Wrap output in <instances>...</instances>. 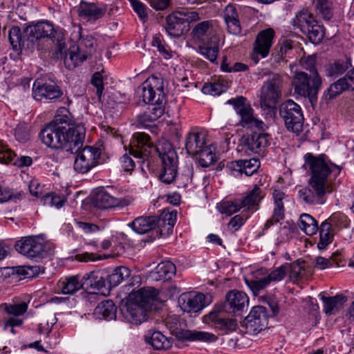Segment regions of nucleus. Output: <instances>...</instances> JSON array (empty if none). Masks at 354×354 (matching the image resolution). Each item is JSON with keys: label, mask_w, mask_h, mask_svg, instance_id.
Segmentation results:
<instances>
[{"label": "nucleus", "mask_w": 354, "mask_h": 354, "mask_svg": "<svg viewBox=\"0 0 354 354\" xmlns=\"http://www.w3.org/2000/svg\"><path fill=\"white\" fill-rule=\"evenodd\" d=\"M306 165L308 167L311 176L309 187L299 192V197L306 203L323 205L326 202V194L331 192L328 176L332 172L331 166L324 159V156H315L310 153L304 156Z\"/></svg>", "instance_id": "obj_1"}, {"label": "nucleus", "mask_w": 354, "mask_h": 354, "mask_svg": "<svg viewBox=\"0 0 354 354\" xmlns=\"http://www.w3.org/2000/svg\"><path fill=\"white\" fill-rule=\"evenodd\" d=\"M225 303L216 304L213 309L203 317V322L212 324L216 329L224 331H234L238 326L237 321L225 316L226 309L232 313L241 311L248 307L249 298L248 295L239 290H233L225 296Z\"/></svg>", "instance_id": "obj_2"}, {"label": "nucleus", "mask_w": 354, "mask_h": 354, "mask_svg": "<svg viewBox=\"0 0 354 354\" xmlns=\"http://www.w3.org/2000/svg\"><path fill=\"white\" fill-rule=\"evenodd\" d=\"M158 295L153 287H144L131 292L125 304L121 307L123 319L129 324L140 325L148 319V313Z\"/></svg>", "instance_id": "obj_3"}, {"label": "nucleus", "mask_w": 354, "mask_h": 354, "mask_svg": "<svg viewBox=\"0 0 354 354\" xmlns=\"http://www.w3.org/2000/svg\"><path fill=\"white\" fill-rule=\"evenodd\" d=\"M265 195L264 190L255 185L239 197L223 200L217 205V208L221 214L227 216H231L242 209L243 212H253L259 209Z\"/></svg>", "instance_id": "obj_4"}, {"label": "nucleus", "mask_w": 354, "mask_h": 354, "mask_svg": "<svg viewBox=\"0 0 354 354\" xmlns=\"http://www.w3.org/2000/svg\"><path fill=\"white\" fill-rule=\"evenodd\" d=\"M212 22L204 21L196 24L191 32L192 39L198 46L199 53L205 58L214 63L220 50V39L216 35H210Z\"/></svg>", "instance_id": "obj_5"}, {"label": "nucleus", "mask_w": 354, "mask_h": 354, "mask_svg": "<svg viewBox=\"0 0 354 354\" xmlns=\"http://www.w3.org/2000/svg\"><path fill=\"white\" fill-rule=\"evenodd\" d=\"M15 248L27 258L37 260L53 254L55 246L53 243L44 242L39 236H28L16 241Z\"/></svg>", "instance_id": "obj_6"}, {"label": "nucleus", "mask_w": 354, "mask_h": 354, "mask_svg": "<svg viewBox=\"0 0 354 354\" xmlns=\"http://www.w3.org/2000/svg\"><path fill=\"white\" fill-rule=\"evenodd\" d=\"M291 84L295 94L308 97L313 103L317 100V93L322 85V79L317 71L310 75L303 71H295Z\"/></svg>", "instance_id": "obj_7"}, {"label": "nucleus", "mask_w": 354, "mask_h": 354, "mask_svg": "<svg viewBox=\"0 0 354 354\" xmlns=\"http://www.w3.org/2000/svg\"><path fill=\"white\" fill-rule=\"evenodd\" d=\"M227 104H231L240 120L238 125L246 129H264L266 124L254 115V110L247 99L243 96L232 98Z\"/></svg>", "instance_id": "obj_8"}, {"label": "nucleus", "mask_w": 354, "mask_h": 354, "mask_svg": "<svg viewBox=\"0 0 354 354\" xmlns=\"http://www.w3.org/2000/svg\"><path fill=\"white\" fill-rule=\"evenodd\" d=\"M279 114L289 131L298 134L303 130L304 118L301 108L292 100H286L281 104Z\"/></svg>", "instance_id": "obj_9"}, {"label": "nucleus", "mask_w": 354, "mask_h": 354, "mask_svg": "<svg viewBox=\"0 0 354 354\" xmlns=\"http://www.w3.org/2000/svg\"><path fill=\"white\" fill-rule=\"evenodd\" d=\"M286 267L284 264L275 268L269 272L266 268H261L254 272V279L247 281V284L254 294L266 288L272 282L282 281L286 277Z\"/></svg>", "instance_id": "obj_10"}, {"label": "nucleus", "mask_w": 354, "mask_h": 354, "mask_svg": "<svg viewBox=\"0 0 354 354\" xmlns=\"http://www.w3.org/2000/svg\"><path fill=\"white\" fill-rule=\"evenodd\" d=\"M283 85V77L279 74L270 76L261 88L260 102L261 106L271 108L277 103L281 97Z\"/></svg>", "instance_id": "obj_11"}, {"label": "nucleus", "mask_w": 354, "mask_h": 354, "mask_svg": "<svg viewBox=\"0 0 354 354\" xmlns=\"http://www.w3.org/2000/svg\"><path fill=\"white\" fill-rule=\"evenodd\" d=\"M268 324V315L266 307L254 306L245 318L241 326L245 328V333L257 335L266 328Z\"/></svg>", "instance_id": "obj_12"}, {"label": "nucleus", "mask_w": 354, "mask_h": 354, "mask_svg": "<svg viewBox=\"0 0 354 354\" xmlns=\"http://www.w3.org/2000/svg\"><path fill=\"white\" fill-rule=\"evenodd\" d=\"M274 34V30L271 28L263 30L257 34L251 55V59L254 64H258L261 59L266 58L269 55Z\"/></svg>", "instance_id": "obj_13"}, {"label": "nucleus", "mask_w": 354, "mask_h": 354, "mask_svg": "<svg viewBox=\"0 0 354 354\" xmlns=\"http://www.w3.org/2000/svg\"><path fill=\"white\" fill-rule=\"evenodd\" d=\"M77 153L73 167L80 174H86L95 167L100 157L99 149L93 147H85Z\"/></svg>", "instance_id": "obj_14"}, {"label": "nucleus", "mask_w": 354, "mask_h": 354, "mask_svg": "<svg viewBox=\"0 0 354 354\" xmlns=\"http://www.w3.org/2000/svg\"><path fill=\"white\" fill-rule=\"evenodd\" d=\"M129 153L136 158H147L154 149L149 135L142 133H135L131 138L129 145Z\"/></svg>", "instance_id": "obj_15"}, {"label": "nucleus", "mask_w": 354, "mask_h": 354, "mask_svg": "<svg viewBox=\"0 0 354 354\" xmlns=\"http://www.w3.org/2000/svg\"><path fill=\"white\" fill-rule=\"evenodd\" d=\"M64 149L71 153H77L82 147L85 138V128L82 124L72 125L64 130Z\"/></svg>", "instance_id": "obj_16"}, {"label": "nucleus", "mask_w": 354, "mask_h": 354, "mask_svg": "<svg viewBox=\"0 0 354 354\" xmlns=\"http://www.w3.org/2000/svg\"><path fill=\"white\" fill-rule=\"evenodd\" d=\"M163 86L161 79L156 76H151L147 78L136 91L137 95L142 98V101L146 104L153 103L157 102L159 98L156 100V91L160 93H162Z\"/></svg>", "instance_id": "obj_17"}, {"label": "nucleus", "mask_w": 354, "mask_h": 354, "mask_svg": "<svg viewBox=\"0 0 354 354\" xmlns=\"http://www.w3.org/2000/svg\"><path fill=\"white\" fill-rule=\"evenodd\" d=\"M207 132L200 127L192 128L187 133L185 142V149L190 155H197L207 144Z\"/></svg>", "instance_id": "obj_18"}, {"label": "nucleus", "mask_w": 354, "mask_h": 354, "mask_svg": "<svg viewBox=\"0 0 354 354\" xmlns=\"http://www.w3.org/2000/svg\"><path fill=\"white\" fill-rule=\"evenodd\" d=\"M64 129L54 124H48L44 128L39 138L47 147L53 149L64 148Z\"/></svg>", "instance_id": "obj_19"}, {"label": "nucleus", "mask_w": 354, "mask_h": 354, "mask_svg": "<svg viewBox=\"0 0 354 354\" xmlns=\"http://www.w3.org/2000/svg\"><path fill=\"white\" fill-rule=\"evenodd\" d=\"M106 10V6L104 4L81 1L77 12L81 19L86 21L95 22L104 16Z\"/></svg>", "instance_id": "obj_20"}, {"label": "nucleus", "mask_w": 354, "mask_h": 354, "mask_svg": "<svg viewBox=\"0 0 354 354\" xmlns=\"http://www.w3.org/2000/svg\"><path fill=\"white\" fill-rule=\"evenodd\" d=\"M93 202L95 206L100 209L123 207L129 204V199L125 198H115L103 189L95 192L93 198Z\"/></svg>", "instance_id": "obj_21"}, {"label": "nucleus", "mask_w": 354, "mask_h": 354, "mask_svg": "<svg viewBox=\"0 0 354 354\" xmlns=\"http://www.w3.org/2000/svg\"><path fill=\"white\" fill-rule=\"evenodd\" d=\"M227 32L230 35H240L241 34V26L239 20V14L236 5H227L221 12Z\"/></svg>", "instance_id": "obj_22"}, {"label": "nucleus", "mask_w": 354, "mask_h": 354, "mask_svg": "<svg viewBox=\"0 0 354 354\" xmlns=\"http://www.w3.org/2000/svg\"><path fill=\"white\" fill-rule=\"evenodd\" d=\"M203 293L186 292L182 294L178 303L181 309L187 313H196L206 306Z\"/></svg>", "instance_id": "obj_23"}, {"label": "nucleus", "mask_w": 354, "mask_h": 354, "mask_svg": "<svg viewBox=\"0 0 354 354\" xmlns=\"http://www.w3.org/2000/svg\"><path fill=\"white\" fill-rule=\"evenodd\" d=\"M63 93L56 85L41 84L36 80L32 86V96L37 101L43 100H55L59 98Z\"/></svg>", "instance_id": "obj_24"}, {"label": "nucleus", "mask_w": 354, "mask_h": 354, "mask_svg": "<svg viewBox=\"0 0 354 354\" xmlns=\"http://www.w3.org/2000/svg\"><path fill=\"white\" fill-rule=\"evenodd\" d=\"M268 134L265 133H252L245 140L242 147L246 152L263 153L269 145Z\"/></svg>", "instance_id": "obj_25"}, {"label": "nucleus", "mask_w": 354, "mask_h": 354, "mask_svg": "<svg viewBox=\"0 0 354 354\" xmlns=\"http://www.w3.org/2000/svg\"><path fill=\"white\" fill-rule=\"evenodd\" d=\"M272 198L274 204L272 217L268 219L264 225V230H268L272 225L279 222L284 218L283 200L286 199V194L281 190L274 189L272 193Z\"/></svg>", "instance_id": "obj_26"}, {"label": "nucleus", "mask_w": 354, "mask_h": 354, "mask_svg": "<svg viewBox=\"0 0 354 354\" xmlns=\"http://www.w3.org/2000/svg\"><path fill=\"white\" fill-rule=\"evenodd\" d=\"M24 32L29 37L38 39L42 37H55L56 33L52 24L48 21H40L35 25L27 26Z\"/></svg>", "instance_id": "obj_27"}, {"label": "nucleus", "mask_w": 354, "mask_h": 354, "mask_svg": "<svg viewBox=\"0 0 354 354\" xmlns=\"http://www.w3.org/2000/svg\"><path fill=\"white\" fill-rule=\"evenodd\" d=\"M108 274L104 270L92 271L84 277V283L86 288L100 291L106 288Z\"/></svg>", "instance_id": "obj_28"}, {"label": "nucleus", "mask_w": 354, "mask_h": 354, "mask_svg": "<svg viewBox=\"0 0 354 354\" xmlns=\"http://www.w3.org/2000/svg\"><path fill=\"white\" fill-rule=\"evenodd\" d=\"M165 30L173 37H180L184 31L185 24L180 13L177 11L169 15L166 18Z\"/></svg>", "instance_id": "obj_29"}, {"label": "nucleus", "mask_w": 354, "mask_h": 354, "mask_svg": "<svg viewBox=\"0 0 354 354\" xmlns=\"http://www.w3.org/2000/svg\"><path fill=\"white\" fill-rule=\"evenodd\" d=\"M158 223V217L156 216H150L138 217L131 223H129L128 225L131 227L135 232L139 234H143L154 229Z\"/></svg>", "instance_id": "obj_30"}, {"label": "nucleus", "mask_w": 354, "mask_h": 354, "mask_svg": "<svg viewBox=\"0 0 354 354\" xmlns=\"http://www.w3.org/2000/svg\"><path fill=\"white\" fill-rule=\"evenodd\" d=\"M315 21L316 19L310 10L307 8H302L295 12L292 23L294 27L304 32L306 30H308Z\"/></svg>", "instance_id": "obj_31"}, {"label": "nucleus", "mask_w": 354, "mask_h": 354, "mask_svg": "<svg viewBox=\"0 0 354 354\" xmlns=\"http://www.w3.org/2000/svg\"><path fill=\"white\" fill-rule=\"evenodd\" d=\"M145 342L156 350H167L171 346V339L160 331H148L145 335Z\"/></svg>", "instance_id": "obj_32"}, {"label": "nucleus", "mask_w": 354, "mask_h": 354, "mask_svg": "<svg viewBox=\"0 0 354 354\" xmlns=\"http://www.w3.org/2000/svg\"><path fill=\"white\" fill-rule=\"evenodd\" d=\"M177 212H164L160 218L158 217L160 236L166 237L173 232V228L176 221Z\"/></svg>", "instance_id": "obj_33"}, {"label": "nucleus", "mask_w": 354, "mask_h": 354, "mask_svg": "<svg viewBox=\"0 0 354 354\" xmlns=\"http://www.w3.org/2000/svg\"><path fill=\"white\" fill-rule=\"evenodd\" d=\"M83 277L78 275L66 277L58 282V286L64 295H72L84 288Z\"/></svg>", "instance_id": "obj_34"}, {"label": "nucleus", "mask_w": 354, "mask_h": 354, "mask_svg": "<svg viewBox=\"0 0 354 354\" xmlns=\"http://www.w3.org/2000/svg\"><path fill=\"white\" fill-rule=\"evenodd\" d=\"M88 58V55L85 52H82L80 47L76 45L72 46L64 57V65L68 69H72L82 63Z\"/></svg>", "instance_id": "obj_35"}, {"label": "nucleus", "mask_w": 354, "mask_h": 354, "mask_svg": "<svg viewBox=\"0 0 354 354\" xmlns=\"http://www.w3.org/2000/svg\"><path fill=\"white\" fill-rule=\"evenodd\" d=\"M176 273L175 265L169 261H162L160 263L155 270L151 272V277L153 280H167L172 277Z\"/></svg>", "instance_id": "obj_36"}, {"label": "nucleus", "mask_w": 354, "mask_h": 354, "mask_svg": "<svg viewBox=\"0 0 354 354\" xmlns=\"http://www.w3.org/2000/svg\"><path fill=\"white\" fill-rule=\"evenodd\" d=\"M94 315L97 319H114L116 317V306L111 300L103 301L95 308Z\"/></svg>", "instance_id": "obj_37"}, {"label": "nucleus", "mask_w": 354, "mask_h": 354, "mask_svg": "<svg viewBox=\"0 0 354 354\" xmlns=\"http://www.w3.org/2000/svg\"><path fill=\"white\" fill-rule=\"evenodd\" d=\"M177 162L178 160L162 161V167L159 175V178L162 182L170 184L174 180L177 174Z\"/></svg>", "instance_id": "obj_38"}, {"label": "nucleus", "mask_w": 354, "mask_h": 354, "mask_svg": "<svg viewBox=\"0 0 354 354\" xmlns=\"http://www.w3.org/2000/svg\"><path fill=\"white\" fill-rule=\"evenodd\" d=\"M155 151L158 153L162 161L178 160L176 152L171 144L166 140H159L156 146Z\"/></svg>", "instance_id": "obj_39"}, {"label": "nucleus", "mask_w": 354, "mask_h": 354, "mask_svg": "<svg viewBox=\"0 0 354 354\" xmlns=\"http://www.w3.org/2000/svg\"><path fill=\"white\" fill-rule=\"evenodd\" d=\"M337 232L335 231L330 224L324 221L319 227V241L317 243V248L319 250L324 249L328 244L332 243L333 236Z\"/></svg>", "instance_id": "obj_40"}, {"label": "nucleus", "mask_w": 354, "mask_h": 354, "mask_svg": "<svg viewBox=\"0 0 354 354\" xmlns=\"http://www.w3.org/2000/svg\"><path fill=\"white\" fill-rule=\"evenodd\" d=\"M324 310L326 314H332L338 310L346 301V297L343 295H336L330 297H322Z\"/></svg>", "instance_id": "obj_41"}, {"label": "nucleus", "mask_w": 354, "mask_h": 354, "mask_svg": "<svg viewBox=\"0 0 354 354\" xmlns=\"http://www.w3.org/2000/svg\"><path fill=\"white\" fill-rule=\"evenodd\" d=\"M299 226L308 236L315 234L318 230L317 221L308 214H302L300 216Z\"/></svg>", "instance_id": "obj_42"}, {"label": "nucleus", "mask_w": 354, "mask_h": 354, "mask_svg": "<svg viewBox=\"0 0 354 354\" xmlns=\"http://www.w3.org/2000/svg\"><path fill=\"white\" fill-rule=\"evenodd\" d=\"M130 274V270L125 266L115 268L113 272L107 276L109 277V287H115L118 286L124 279L129 277Z\"/></svg>", "instance_id": "obj_43"}, {"label": "nucleus", "mask_w": 354, "mask_h": 354, "mask_svg": "<svg viewBox=\"0 0 354 354\" xmlns=\"http://www.w3.org/2000/svg\"><path fill=\"white\" fill-rule=\"evenodd\" d=\"M215 148L211 145L205 146L198 152V162L203 167H207L216 161V156L214 152Z\"/></svg>", "instance_id": "obj_44"}, {"label": "nucleus", "mask_w": 354, "mask_h": 354, "mask_svg": "<svg viewBox=\"0 0 354 354\" xmlns=\"http://www.w3.org/2000/svg\"><path fill=\"white\" fill-rule=\"evenodd\" d=\"M0 308L10 317H21L27 311L28 304L26 302L19 304H2Z\"/></svg>", "instance_id": "obj_45"}, {"label": "nucleus", "mask_w": 354, "mask_h": 354, "mask_svg": "<svg viewBox=\"0 0 354 354\" xmlns=\"http://www.w3.org/2000/svg\"><path fill=\"white\" fill-rule=\"evenodd\" d=\"M325 221L330 224V227L337 232L343 228L348 227L350 223L348 217L341 212L333 213Z\"/></svg>", "instance_id": "obj_46"}, {"label": "nucleus", "mask_w": 354, "mask_h": 354, "mask_svg": "<svg viewBox=\"0 0 354 354\" xmlns=\"http://www.w3.org/2000/svg\"><path fill=\"white\" fill-rule=\"evenodd\" d=\"M183 337L191 341H201L205 342H213L216 340V337L210 333L197 330H186Z\"/></svg>", "instance_id": "obj_47"}, {"label": "nucleus", "mask_w": 354, "mask_h": 354, "mask_svg": "<svg viewBox=\"0 0 354 354\" xmlns=\"http://www.w3.org/2000/svg\"><path fill=\"white\" fill-rule=\"evenodd\" d=\"M304 33H307L309 39L314 44H318L322 41L324 37L325 29L324 26L316 20L311 24L308 30H306Z\"/></svg>", "instance_id": "obj_48"}, {"label": "nucleus", "mask_w": 354, "mask_h": 354, "mask_svg": "<svg viewBox=\"0 0 354 354\" xmlns=\"http://www.w3.org/2000/svg\"><path fill=\"white\" fill-rule=\"evenodd\" d=\"M348 68V64L345 61L338 59L326 66V74L328 77H336L343 74Z\"/></svg>", "instance_id": "obj_49"}, {"label": "nucleus", "mask_w": 354, "mask_h": 354, "mask_svg": "<svg viewBox=\"0 0 354 354\" xmlns=\"http://www.w3.org/2000/svg\"><path fill=\"white\" fill-rule=\"evenodd\" d=\"M316 10L325 20L333 17V4L329 0H313Z\"/></svg>", "instance_id": "obj_50"}, {"label": "nucleus", "mask_w": 354, "mask_h": 354, "mask_svg": "<svg viewBox=\"0 0 354 354\" xmlns=\"http://www.w3.org/2000/svg\"><path fill=\"white\" fill-rule=\"evenodd\" d=\"M9 41L13 49L16 50L25 46V41L21 37V30L18 26H13L10 29Z\"/></svg>", "instance_id": "obj_51"}, {"label": "nucleus", "mask_w": 354, "mask_h": 354, "mask_svg": "<svg viewBox=\"0 0 354 354\" xmlns=\"http://www.w3.org/2000/svg\"><path fill=\"white\" fill-rule=\"evenodd\" d=\"M16 154L6 145L0 142V162L3 164L12 163L17 165Z\"/></svg>", "instance_id": "obj_52"}, {"label": "nucleus", "mask_w": 354, "mask_h": 354, "mask_svg": "<svg viewBox=\"0 0 354 354\" xmlns=\"http://www.w3.org/2000/svg\"><path fill=\"white\" fill-rule=\"evenodd\" d=\"M42 202L44 205L60 208L64 205L65 199L59 195L50 193L46 194L42 198Z\"/></svg>", "instance_id": "obj_53"}, {"label": "nucleus", "mask_w": 354, "mask_h": 354, "mask_svg": "<svg viewBox=\"0 0 354 354\" xmlns=\"http://www.w3.org/2000/svg\"><path fill=\"white\" fill-rule=\"evenodd\" d=\"M225 90L226 86L223 83L216 82L205 84L202 88L203 93L211 95H218Z\"/></svg>", "instance_id": "obj_54"}, {"label": "nucleus", "mask_w": 354, "mask_h": 354, "mask_svg": "<svg viewBox=\"0 0 354 354\" xmlns=\"http://www.w3.org/2000/svg\"><path fill=\"white\" fill-rule=\"evenodd\" d=\"M260 166L259 161L256 158L242 160V171L246 176H252Z\"/></svg>", "instance_id": "obj_55"}, {"label": "nucleus", "mask_w": 354, "mask_h": 354, "mask_svg": "<svg viewBox=\"0 0 354 354\" xmlns=\"http://www.w3.org/2000/svg\"><path fill=\"white\" fill-rule=\"evenodd\" d=\"M346 84L347 82L346 80L340 78L336 82L331 84L328 89V95H329V97L333 98L339 95L346 88H348Z\"/></svg>", "instance_id": "obj_56"}, {"label": "nucleus", "mask_w": 354, "mask_h": 354, "mask_svg": "<svg viewBox=\"0 0 354 354\" xmlns=\"http://www.w3.org/2000/svg\"><path fill=\"white\" fill-rule=\"evenodd\" d=\"M67 113L68 111L66 109H60L58 111L56 115L55 116V118L53 120V122L49 123V124H54L58 126L59 127L66 129L64 124H68L70 121L69 117L67 115Z\"/></svg>", "instance_id": "obj_57"}, {"label": "nucleus", "mask_w": 354, "mask_h": 354, "mask_svg": "<svg viewBox=\"0 0 354 354\" xmlns=\"http://www.w3.org/2000/svg\"><path fill=\"white\" fill-rule=\"evenodd\" d=\"M103 76L100 72L95 73L91 80V84L96 88V94L99 99L101 98L104 91Z\"/></svg>", "instance_id": "obj_58"}, {"label": "nucleus", "mask_w": 354, "mask_h": 354, "mask_svg": "<svg viewBox=\"0 0 354 354\" xmlns=\"http://www.w3.org/2000/svg\"><path fill=\"white\" fill-rule=\"evenodd\" d=\"M133 10L137 13L138 17L143 21L148 17L147 7L139 0H129Z\"/></svg>", "instance_id": "obj_59"}, {"label": "nucleus", "mask_w": 354, "mask_h": 354, "mask_svg": "<svg viewBox=\"0 0 354 354\" xmlns=\"http://www.w3.org/2000/svg\"><path fill=\"white\" fill-rule=\"evenodd\" d=\"M284 267H286V274L288 272L292 280H296L300 277L302 268L299 263L295 262L292 263H286Z\"/></svg>", "instance_id": "obj_60"}, {"label": "nucleus", "mask_w": 354, "mask_h": 354, "mask_svg": "<svg viewBox=\"0 0 354 354\" xmlns=\"http://www.w3.org/2000/svg\"><path fill=\"white\" fill-rule=\"evenodd\" d=\"M19 273L26 276L28 278H32L37 276L40 272V267L38 266H25L21 267Z\"/></svg>", "instance_id": "obj_61"}, {"label": "nucleus", "mask_w": 354, "mask_h": 354, "mask_svg": "<svg viewBox=\"0 0 354 354\" xmlns=\"http://www.w3.org/2000/svg\"><path fill=\"white\" fill-rule=\"evenodd\" d=\"M250 217V216H245L243 214H236L234 217H232L228 225L232 229L234 230H238L247 221V219Z\"/></svg>", "instance_id": "obj_62"}, {"label": "nucleus", "mask_w": 354, "mask_h": 354, "mask_svg": "<svg viewBox=\"0 0 354 354\" xmlns=\"http://www.w3.org/2000/svg\"><path fill=\"white\" fill-rule=\"evenodd\" d=\"M76 46L80 47L82 52H85L88 57L91 54L93 48V38L82 39Z\"/></svg>", "instance_id": "obj_63"}, {"label": "nucleus", "mask_w": 354, "mask_h": 354, "mask_svg": "<svg viewBox=\"0 0 354 354\" xmlns=\"http://www.w3.org/2000/svg\"><path fill=\"white\" fill-rule=\"evenodd\" d=\"M226 169H227L234 176L242 174V160H233L227 162L226 165Z\"/></svg>", "instance_id": "obj_64"}]
</instances>
